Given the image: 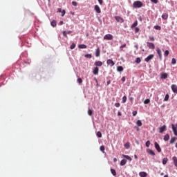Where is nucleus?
<instances>
[{
    "label": "nucleus",
    "mask_w": 177,
    "mask_h": 177,
    "mask_svg": "<svg viewBox=\"0 0 177 177\" xmlns=\"http://www.w3.org/2000/svg\"><path fill=\"white\" fill-rule=\"evenodd\" d=\"M154 145H155V148H156V149L157 150V151H158V153H161V147H160V145H158V144L157 143V142H156L154 143Z\"/></svg>",
    "instance_id": "nucleus-7"
},
{
    "label": "nucleus",
    "mask_w": 177,
    "mask_h": 177,
    "mask_svg": "<svg viewBox=\"0 0 177 177\" xmlns=\"http://www.w3.org/2000/svg\"><path fill=\"white\" fill-rule=\"evenodd\" d=\"M169 55V51L168 50H166L164 53L165 57H168V55Z\"/></svg>",
    "instance_id": "nucleus-30"
},
{
    "label": "nucleus",
    "mask_w": 177,
    "mask_h": 177,
    "mask_svg": "<svg viewBox=\"0 0 177 177\" xmlns=\"http://www.w3.org/2000/svg\"><path fill=\"white\" fill-rule=\"evenodd\" d=\"M149 38L150 41H155L154 37H153V36H149Z\"/></svg>",
    "instance_id": "nucleus-48"
},
{
    "label": "nucleus",
    "mask_w": 177,
    "mask_h": 177,
    "mask_svg": "<svg viewBox=\"0 0 177 177\" xmlns=\"http://www.w3.org/2000/svg\"><path fill=\"white\" fill-rule=\"evenodd\" d=\"M50 25L52 26V27H56L57 26V23L56 21L53 20L51 21Z\"/></svg>",
    "instance_id": "nucleus-29"
},
{
    "label": "nucleus",
    "mask_w": 177,
    "mask_h": 177,
    "mask_svg": "<svg viewBox=\"0 0 177 177\" xmlns=\"http://www.w3.org/2000/svg\"><path fill=\"white\" fill-rule=\"evenodd\" d=\"M93 74H94V75H97V74H99V68L97 66L94 67L93 69Z\"/></svg>",
    "instance_id": "nucleus-8"
},
{
    "label": "nucleus",
    "mask_w": 177,
    "mask_h": 177,
    "mask_svg": "<svg viewBox=\"0 0 177 177\" xmlns=\"http://www.w3.org/2000/svg\"><path fill=\"white\" fill-rule=\"evenodd\" d=\"M57 12H59V13L62 12V8H58Z\"/></svg>",
    "instance_id": "nucleus-60"
},
{
    "label": "nucleus",
    "mask_w": 177,
    "mask_h": 177,
    "mask_svg": "<svg viewBox=\"0 0 177 177\" xmlns=\"http://www.w3.org/2000/svg\"><path fill=\"white\" fill-rule=\"evenodd\" d=\"M132 114H133V116L135 117L136 115V114H138V111H133Z\"/></svg>",
    "instance_id": "nucleus-49"
},
{
    "label": "nucleus",
    "mask_w": 177,
    "mask_h": 177,
    "mask_svg": "<svg viewBox=\"0 0 177 177\" xmlns=\"http://www.w3.org/2000/svg\"><path fill=\"white\" fill-rule=\"evenodd\" d=\"M72 5H73V6H77V5H78V3H77L76 1H73V2H72Z\"/></svg>",
    "instance_id": "nucleus-51"
},
{
    "label": "nucleus",
    "mask_w": 177,
    "mask_h": 177,
    "mask_svg": "<svg viewBox=\"0 0 177 177\" xmlns=\"http://www.w3.org/2000/svg\"><path fill=\"white\" fill-rule=\"evenodd\" d=\"M139 28H136V30H135V31H136V32H139Z\"/></svg>",
    "instance_id": "nucleus-56"
},
{
    "label": "nucleus",
    "mask_w": 177,
    "mask_h": 177,
    "mask_svg": "<svg viewBox=\"0 0 177 177\" xmlns=\"http://www.w3.org/2000/svg\"><path fill=\"white\" fill-rule=\"evenodd\" d=\"M171 88V91H173L174 93H177V86H176V84H172Z\"/></svg>",
    "instance_id": "nucleus-11"
},
{
    "label": "nucleus",
    "mask_w": 177,
    "mask_h": 177,
    "mask_svg": "<svg viewBox=\"0 0 177 177\" xmlns=\"http://www.w3.org/2000/svg\"><path fill=\"white\" fill-rule=\"evenodd\" d=\"M176 142V137H172L170 140V144L174 145Z\"/></svg>",
    "instance_id": "nucleus-19"
},
{
    "label": "nucleus",
    "mask_w": 177,
    "mask_h": 177,
    "mask_svg": "<svg viewBox=\"0 0 177 177\" xmlns=\"http://www.w3.org/2000/svg\"><path fill=\"white\" fill-rule=\"evenodd\" d=\"M95 56L96 57L100 56V48L99 47L95 50Z\"/></svg>",
    "instance_id": "nucleus-15"
},
{
    "label": "nucleus",
    "mask_w": 177,
    "mask_h": 177,
    "mask_svg": "<svg viewBox=\"0 0 177 177\" xmlns=\"http://www.w3.org/2000/svg\"><path fill=\"white\" fill-rule=\"evenodd\" d=\"M134 48H136V49H139V47L138 46V45H136V46H134Z\"/></svg>",
    "instance_id": "nucleus-63"
},
{
    "label": "nucleus",
    "mask_w": 177,
    "mask_h": 177,
    "mask_svg": "<svg viewBox=\"0 0 177 177\" xmlns=\"http://www.w3.org/2000/svg\"><path fill=\"white\" fill-rule=\"evenodd\" d=\"M167 162H168V158H163V160H162L163 165H165L167 164Z\"/></svg>",
    "instance_id": "nucleus-28"
},
{
    "label": "nucleus",
    "mask_w": 177,
    "mask_h": 177,
    "mask_svg": "<svg viewBox=\"0 0 177 177\" xmlns=\"http://www.w3.org/2000/svg\"><path fill=\"white\" fill-rule=\"evenodd\" d=\"M122 102L127 103V95L123 96Z\"/></svg>",
    "instance_id": "nucleus-34"
},
{
    "label": "nucleus",
    "mask_w": 177,
    "mask_h": 177,
    "mask_svg": "<svg viewBox=\"0 0 177 177\" xmlns=\"http://www.w3.org/2000/svg\"><path fill=\"white\" fill-rule=\"evenodd\" d=\"M174 135H175L176 136H177V131H174Z\"/></svg>",
    "instance_id": "nucleus-62"
},
{
    "label": "nucleus",
    "mask_w": 177,
    "mask_h": 177,
    "mask_svg": "<svg viewBox=\"0 0 177 177\" xmlns=\"http://www.w3.org/2000/svg\"><path fill=\"white\" fill-rule=\"evenodd\" d=\"M136 124L138 125V127H142V121L141 120H137Z\"/></svg>",
    "instance_id": "nucleus-31"
},
{
    "label": "nucleus",
    "mask_w": 177,
    "mask_h": 177,
    "mask_svg": "<svg viewBox=\"0 0 177 177\" xmlns=\"http://www.w3.org/2000/svg\"><path fill=\"white\" fill-rule=\"evenodd\" d=\"M118 115L119 117H121V115H122L121 112L118 111Z\"/></svg>",
    "instance_id": "nucleus-57"
},
{
    "label": "nucleus",
    "mask_w": 177,
    "mask_h": 177,
    "mask_svg": "<svg viewBox=\"0 0 177 177\" xmlns=\"http://www.w3.org/2000/svg\"><path fill=\"white\" fill-rule=\"evenodd\" d=\"M147 153L150 154L151 156H156V153H154V151L151 149H148Z\"/></svg>",
    "instance_id": "nucleus-17"
},
{
    "label": "nucleus",
    "mask_w": 177,
    "mask_h": 177,
    "mask_svg": "<svg viewBox=\"0 0 177 177\" xmlns=\"http://www.w3.org/2000/svg\"><path fill=\"white\" fill-rule=\"evenodd\" d=\"M147 46L149 49H155L156 46L151 42H147Z\"/></svg>",
    "instance_id": "nucleus-5"
},
{
    "label": "nucleus",
    "mask_w": 177,
    "mask_h": 177,
    "mask_svg": "<svg viewBox=\"0 0 177 177\" xmlns=\"http://www.w3.org/2000/svg\"><path fill=\"white\" fill-rule=\"evenodd\" d=\"M160 78L162 80H166V78H168V74H167L166 73H162L160 74Z\"/></svg>",
    "instance_id": "nucleus-12"
},
{
    "label": "nucleus",
    "mask_w": 177,
    "mask_h": 177,
    "mask_svg": "<svg viewBox=\"0 0 177 177\" xmlns=\"http://www.w3.org/2000/svg\"><path fill=\"white\" fill-rule=\"evenodd\" d=\"M153 3H158V0H151Z\"/></svg>",
    "instance_id": "nucleus-50"
},
{
    "label": "nucleus",
    "mask_w": 177,
    "mask_h": 177,
    "mask_svg": "<svg viewBox=\"0 0 177 177\" xmlns=\"http://www.w3.org/2000/svg\"><path fill=\"white\" fill-rule=\"evenodd\" d=\"M126 47H127V44H123V45H122V46H120V49H122V48H126Z\"/></svg>",
    "instance_id": "nucleus-54"
},
{
    "label": "nucleus",
    "mask_w": 177,
    "mask_h": 177,
    "mask_svg": "<svg viewBox=\"0 0 177 177\" xmlns=\"http://www.w3.org/2000/svg\"><path fill=\"white\" fill-rule=\"evenodd\" d=\"M153 57H154V55L151 54L145 58V61L147 62V63H149V62H150V60L153 59Z\"/></svg>",
    "instance_id": "nucleus-6"
},
{
    "label": "nucleus",
    "mask_w": 177,
    "mask_h": 177,
    "mask_svg": "<svg viewBox=\"0 0 177 177\" xmlns=\"http://www.w3.org/2000/svg\"><path fill=\"white\" fill-rule=\"evenodd\" d=\"M66 15V10L62 11V17H63Z\"/></svg>",
    "instance_id": "nucleus-52"
},
{
    "label": "nucleus",
    "mask_w": 177,
    "mask_h": 177,
    "mask_svg": "<svg viewBox=\"0 0 177 177\" xmlns=\"http://www.w3.org/2000/svg\"><path fill=\"white\" fill-rule=\"evenodd\" d=\"M154 28H155V30H161V26H155Z\"/></svg>",
    "instance_id": "nucleus-46"
},
{
    "label": "nucleus",
    "mask_w": 177,
    "mask_h": 177,
    "mask_svg": "<svg viewBox=\"0 0 177 177\" xmlns=\"http://www.w3.org/2000/svg\"><path fill=\"white\" fill-rule=\"evenodd\" d=\"M149 103H150V99H146L144 101V104H149Z\"/></svg>",
    "instance_id": "nucleus-37"
},
{
    "label": "nucleus",
    "mask_w": 177,
    "mask_h": 177,
    "mask_svg": "<svg viewBox=\"0 0 177 177\" xmlns=\"http://www.w3.org/2000/svg\"><path fill=\"white\" fill-rule=\"evenodd\" d=\"M125 164H127V160L122 159V160L120 161V165H121L122 167H124V165H125Z\"/></svg>",
    "instance_id": "nucleus-22"
},
{
    "label": "nucleus",
    "mask_w": 177,
    "mask_h": 177,
    "mask_svg": "<svg viewBox=\"0 0 177 177\" xmlns=\"http://www.w3.org/2000/svg\"><path fill=\"white\" fill-rule=\"evenodd\" d=\"M123 158H127V160H129V161H132V158H131L128 155H122Z\"/></svg>",
    "instance_id": "nucleus-20"
},
{
    "label": "nucleus",
    "mask_w": 177,
    "mask_h": 177,
    "mask_svg": "<svg viewBox=\"0 0 177 177\" xmlns=\"http://www.w3.org/2000/svg\"><path fill=\"white\" fill-rule=\"evenodd\" d=\"M113 161H114V162H117V159H116V158H115L113 159Z\"/></svg>",
    "instance_id": "nucleus-64"
},
{
    "label": "nucleus",
    "mask_w": 177,
    "mask_h": 177,
    "mask_svg": "<svg viewBox=\"0 0 177 177\" xmlns=\"http://www.w3.org/2000/svg\"><path fill=\"white\" fill-rule=\"evenodd\" d=\"M122 81L123 82H124V81H125V77H122Z\"/></svg>",
    "instance_id": "nucleus-59"
},
{
    "label": "nucleus",
    "mask_w": 177,
    "mask_h": 177,
    "mask_svg": "<svg viewBox=\"0 0 177 177\" xmlns=\"http://www.w3.org/2000/svg\"><path fill=\"white\" fill-rule=\"evenodd\" d=\"M84 56L87 59H92V55H91V54H86Z\"/></svg>",
    "instance_id": "nucleus-36"
},
{
    "label": "nucleus",
    "mask_w": 177,
    "mask_h": 177,
    "mask_svg": "<svg viewBox=\"0 0 177 177\" xmlns=\"http://www.w3.org/2000/svg\"><path fill=\"white\" fill-rule=\"evenodd\" d=\"M171 128L173 129V132H175V131H177V127H176L174 124H171Z\"/></svg>",
    "instance_id": "nucleus-35"
},
{
    "label": "nucleus",
    "mask_w": 177,
    "mask_h": 177,
    "mask_svg": "<svg viewBox=\"0 0 177 177\" xmlns=\"http://www.w3.org/2000/svg\"><path fill=\"white\" fill-rule=\"evenodd\" d=\"M77 82L78 84H80V85H81L82 84V79L81 77L78 78Z\"/></svg>",
    "instance_id": "nucleus-40"
},
{
    "label": "nucleus",
    "mask_w": 177,
    "mask_h": 177,
    "mask_svg": "<svg viewBox=\"0 0 177 177\" xmlns=\"http://www.w3.org/2000/svg\"><path fill=\"white\" fill-rule=\"evenodd\" d=\"M138 26V20H136L131 26V28H135Z\"/></svg>",
    "instance_id": "nucleus-27"
},
{
    "label": "nucleus",
    "mask_w": 177,
    "mask_h": 177,
    "mask_svg": "<svg viewBox=\"0 0 177 177\" xmlns=\"http://www.w3.org/2000/svg\"><path fill=\"white\" fill-rule=\"evenodd\" d=\"M172 160H173V162H174L175 167H177V158H176V156L173 157Z\"/></svg>",
    "instance_id": "nucleus-21"
},
{
    "label": "nucleus",
    "mask_w": 177,
    "mask_h": 177,
    "mask_svg": "<svg viewBox=\"0 0 177 177\" xmlns=\"http://www.w3.org/2000/svg\"><path fill=\"white\" fill-rule=\"evenodd\" d=\"M115 107H120V106H121V104L119 102H117L115 104Z\"/></svg>",
    "instance_id": "nucleus-53"
},
{
    "label": "nucleus",
    "mask_w": 177,
    "mask_h": 177,
    "mask_svg": "<svg viewBox=\"0 0 177 177\" xmlns=\"http://www.w3.org/2000/svg\"><path fill=\"white\" fill-rule=\"evenodd\" d=\"M169 99V95L167 94L165 97L164 101L168 102Z\"/></svg>",
    "instance_id": "nucleus-32"
},
{
    "label": "nucleus",
    "mask_w": 177,
    "mask_h": 177,
    "mask_svg": "<svg viewBox=\"0 0 177 177\" xmlns=\"http://www.w3.org/2000/svg\"><path fill=\"white\" fill-rule=\"evenodd\" d=\"M171 64H176V59L173 58L171 59Z\"/></svg>",
    "instance_id": "nucleus-42"
},
{
    "label": "nucleus",
    "mask_w": 177,
    "mask_h": 177,
    "mask_svg": "<svg viewBox=\"0 0 177 177\" xmlns=\"http://www.w3.org/2000/svg\"><path fill=\"white\" fill-rule=\"evenodd\" d=\"M78 48L80 49H86V45H85V44H80L78 46Z\"/></svg>",
    "instance_id": "nucleus-24"
},
{
    "label": "nucleus",
    "mask_w": 177,
    "mask_h": 177,
    "mask_svg": "<svg viewBox=\"0 0 177 177\" xmlns=\"http://www.w3.org/2000/svg\"><path fill=\"white\" fill-rule=\"evenodd\" d=\"M115 19L118 23H124V18L120 17V16H115Z\"/></svg>",
    "instance_id": "nucleus-3"
},
{
    "label": "nucleus",
    "mask_w": 177,
    "mask_h": 177,
    "mask_svg": "<svg viewBox=\"0 0 177 177\" xmlns=\"http://www.w3.org/2000/svg\"><path fill=\"white\" fill-rule=\"evenodd\" d=\"M72 32H73V31L68 30V31L67 32V34H71Z\"/></svg>",
    "instance_id": "nucleus-61"
},
{
    "label": "nucleus",
    "mask_w": 177,
    "mask_h": 177,
    "mask_svg": "<svg viewBox=\"0 0 177 177\" xmlns=\"http://www.w3.org/2000/svg\"><path fill=\"white\" fill-rule=\"evenodd\" d=\"M145 145L147 147H150V140L147 141Z\"/></svg>",
    "instance_id": "nucleus-43"
},
{
    "label": "nucleus",
    "mask_w": 177,
    "mask_h": 177,
    "mask_svg": "<svg viewBox=\"0 0 177 177\" xmlns=\"http://www.w3.org/2000/svg\"><path fill=\"white\" fill-rule=\"evenodd\" d=\"M88 114L89 115H92V114H93V111H92L91 109H88Z\"/></svg>",
    "instance_id": "nucleus-39"
},
{
    "label": "nucleus",
    "mask_w": 177,
    "mask_h": 177,
    "mask_svg": "<svg viewBox=\"0 0 177 177\" xmlns=\"http://www.w3.org/2000/svg\"><path fill=\"white\" fill-rule=\"evenodd\" d=\"M124 147L125 149H129V142H127L124 144Z\"/></svg>",
    "instance_id": "nucleus-45"
},
{
    "label": "nucleus",
    "mask_w": 177,
    "mask_h": 177,
    "mask_svg": "<svg viewBox=\"0 0 177 177\" xmlns=\"http://www.w3.org/2000/svg\"><path fill=\"white\" fill-rule=\"evenodd\" d=\"M140 62H142V60L140 59V57H137L136 59V63L139 64L140 63Z\"/></svg>",
    "instance_id": "nucleus-38"
},
{
    "label": "nucleus",
    "mask_w": 177,
    "mask_h": 177,
    "mask_svg": "<svg viewBox=\"0 0 177 177\" xmlns=\"http://www.w3.org/2000/svg\"><path fill=\"white\" fill-rule=\"evenodd\" d=\"M164 140L165 142H168V140H169V134H166L164 136Z\"/></svg>",
    "instance_id": "nucleus-23"
},
{
    "label": "nucleus",
    "mask_w": 177,
    "mask_h": 177,
    "mask_svg": "<svg viewBox=\"0 0 177 177\" xmlns=\"http://www.w3.org/2000/svg\"><path fill=\"white\" fill-rule=\"evenodd\" d=\"M111 172L113 176H117V172L115 171V169H111Z\"/></svg>",
    "instance_id": "nucleus-26"
},
{
    "label": "nucleus",
    "mask_w": 177,
    "mask_h": 177,
    "mask_svg": "<svg viewBox=\"0 0 177 177\" xmlns=\"http://www.w3.org/2000/svg\"><path fill=\"white\" fill-rule=\"evenodd\" d=\"M100 5H103V0H97Z\"/></svg>",
    "instance_id": "nucleus-55"
},
{
    "label": "nucleus",
    "mask_w": 177,
    "mask_h": 177,
    "mask_svg": "<svg viewBox=\"0 0 177 177\" xmlns=\"http://www.w3.org/2000/svg\"><path fill=\"white\" fill-rule=\"evenodd\" d=\"M59 24H60V26H63V24H64V22H63V21H61L59 22Z\"/></svg>",
    "instance_id": "nucleus-58"
},
{
    "label": "nucleus",
    "mask_w": 177,
    "mask_h": 177,
    "mask_svg": "<svg viewBox=\"0 0 177 177\" xmlns=\"http://www.w3.org/2000/svg\"><path fill=\"white\" fill-rule=\"evenodd\" d=\"M71 49H75V43H73L71 45Z\"/></svg>",
    "instance_id": "nucleus-44"
},
{
    "label": "nucleus",
    "mask_w": 177,
    "mask_h": 177,
    "mask_svg": "<svg viewBox=\"0 0 177 177\" xmlns=\"http://www.w3.org/2000/svg\"><path fill=\"white\" fill-rule=\"evenodd\" d=\"M139 176H140V177H146V176H147V173H146V172H145V171H140V172L139 173Z\"/></svg>",
    "instance_id": "nucleus-16"
},
{
    "label": "nucleus",
    "mask_w": 177,
    "mask_h": 177,
    "mask_svg": "<svg viewBox=\"0 0 177 177\" xmlns=\"http://www.w3.org/2000/svg\"><path fill=\"white\" fill-rule=\"evenodd\" d=\"M162 19H163V20H167V19H168V14L167 13L162 14Z\"/></svg>",
    "instance_id": "nucleus-25"
},
{
    "label": "nucleus",
    "mask_w": 177,
    "mask_h": 177,
    "mask_svg": "<svg viewBox=\"0 0 177 177\" xmlns=\"http://www.w3.org/2000/svg\"><path fill=\"white\" fill-rule=\"evenodd\" d=\"M106 63L109 66H111V67H113V66H114V64H115V63H114V61H113L112 59H108L106 61Z\"/></svg>",
    "instance_id": "nucleus-10"
},
{
    "label": "nucleus",
    "mask_w": 177,
    "mask_h": 177,
    "mask_svg": "<svg viewBox=\"0 0 177 177\" xmlns=\"http://www.w3.org/2000/svg\"><path fill=\"white\" fill-rule=\"evenodd\" d=\"M62 34H63L64 37H65V38H67V32H66V30H64L62 32Z\"/></svg>",
    "instance_id": "nucleus-47"
},
{
    "label": "nucleus",
    "mask_w": 177,
    "mask_h": 177,
    "mask_svg": "<svg viewBox=\"0 0 177 177\" xmlns=\"http://www.w3.org/2000/svg\"><path fill=\"white\" fill-rule=\"evenodd\" d=\"M104 39H105L106 41H111V39H113V35L107 34V35H104Z\"/></svg>",
    "instance_id": "nucleus-2"
},
{
    "label": "nucleus",
    "mask_w": 177,
    "mask_h": 177,
    "mask_svg": "<svg viewBox=\"0 0 177 177\" xmlns=\"http://www.w3.org/2000/svg\"><path fill=\"white\" fill-rule=\"evenodd\" d=\"M143 6H145V4L140 1H136L133 3V8H134V9H139L143 8Z\"/></svg>",
    "instance_id": "nucleus-1"
},
{
    "label": "nucleus",
    "mask_w": 177,
    "mask_h": 177,
    "mask_svg": "<svg viewBox=\"0 0 177 177\" xmlns=\"http://www.w3.org/2000/svg\"><path fill=\"white\" fill-rule=\"evenodd\" d=\"M94 10H95L96 13H102V10H100V7H99L97 5L95 6Z\"/></svg>",
    "instance_id": "nucleus-9"
},
{
    "label": "nucleus",
    "mask_w": 177,
    "mask_h": 177,
    "mask_svg": "<svg viewBox=\"0 0 177 177\" xmlns=\"http://www.w3.org/2000/svg\"><path fill=\"white\" fill-rule=\"evenodd\" d=\"M117 71H118L119 73H121L122 71H124V67H122V66H119L117 67Z\"/></svg>",
    "instance_id": "nucleus-18"
},
{
    "label": "nucleus",
    "mask_w": 177,
    "mask_h": 177,
    "mask_svg": "<svg viewBox=\"0 0 177 177\" xmlns=\"http://www.w3.org/2000/svg\"><path fill=\"white\" fill-rule=\"evenodd\" d=\"M97 138H102V132L97 131Z\"/></svg>",
    "instance_id": "nucleus-41"
},
{
    "label": "nucleus",
    "mask_w": 177,
    "mask_h": 177,
    "mask_svg": "<svg viewBox=\"0 0 177 177\" xmlns=\"http://www.w3.org/2000/svg\"><path fill=\"white\" fill-rule=\"evenodd\" d=\"M94 65L96 66V67H102L103 66V62L101 61L95 62Z\"/></svg>",
    "instance_id": "nucleus-13"
},
{
    "label": "nucleus",
    "mask_w": 177,
    "mask_h": 177,
    "mask_svg": "<svg viewBox=\"0 0 177 177\" xmlns=\"http://www.w3.org/2000/svg\"><path fill=\"white\" fill-rule=\"evenodd\" d=\"M165 129H167V126L163 125L162 127L159 128V132L160 133H162V132H164L165 131Z\"/></svg>",
    "instance_id": "nucleus-14"
},
{
    "label": "nucleus",
    "mask_w": 177,
    "mask_h": 177,
    "mask_svg": "<svg viewBox=\"0 0 177 177\" xmlns=\"http://www.w3.org/2000/svg\"><path fill=\"white\" fill-rule=\"evenodd\" d=\"M156 52L158 53V57L160 60H162V54L161 53V50L159 48H156Z\"/></svg>",
    "instance_id": "nucleus-4"
},
{
    "label": "nucleus",
    "mask_w": 177,
    "mask_h": 177,
    "mask_svg": "<svg viewBox=\"0 0 177 177\" xmlns=\"http://www.w3.org/2000/svg\"><path fill=\"white\" fill-rule=\"evenodd\" d=\"M100 150H101V151H102V153H104V150H106V148H104V145H102V146L100 147Z\"/></svg>",
    "instance_id": "nucleus-33"
}]
</instances>
